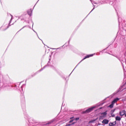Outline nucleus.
Returning a JSON list of instances; mask_svg holds the SVG:
<instances>
[{
  "label": "nucleus",
  "instance_id": "nucleus-5",
  "mask_svg": "<svg viewBox=\"0 0 126 126\" xmlns=\"http://www.w3.org/2000/svg\"><path fill=\"white\" fill-rule=\"evenodd\" d=\"M120 116H124V115H126V111L123 110L122 111H120Z\"/></svg>",
  "mask_w": 126,
  "mask_h": 126
},
{
  "label": "nucleus",
  "instance_id": "nucleus-6",
  "mask_svg": "<svg viewBox=\"0 0 126 126\" xmlns=\"http://www.w3.org/2000/svg\"><path fill=\"white\" fill-rule=\"evenodd\" d=\"M119 100H120V99H119L118 98L114 99V100L112 102V104H115V103L118 102V101H119Z\"/></svg>",
  "mask_w": 126,
  "mask_h": 126
},
{
  "label": "nucleus",
  "instance_id": "nucleus-4",
  "mask_svg": "<svg viewBox=\"0 0 126 126\" xmlns=\"http://www.w3.org/2000/svg\"><path fill=\"white\" fill-rule=\"evenodd\" d=\"M93 56H94V54H91V55H87L85 58H84L83 59V60H85V59H88V58H90L91 57H93Z\"/></svg>",
  "mask_w": 126,
  "mask_h": 126
},
{
  "label": "nucleus",
  "instance_id": "nucleus-8",
  "mask_svg": "<svg viewBox=\"0 0 126 126\" xmlns=\"http://www.w3.org/2000/svg\"><path fill=\"white\" fill-rule=\"evenodd\" d=\"M77 120H78V118H76V119H74L73 120H71L69 121V123L71 124V123L73 122H76V121H77Z\"/></svg>",
  "mask_w": 126,
  "mask_h": 126
},
{
  "label": "nucleus",
  "instance_id": "nucleus-16",
  "mask_svg": "<svg viewBox=\"0 0 126 126\" xmlns=\"http://www.w3.org/2000/svg\"><path fill=\"white\" fill-rule=\"evenodd\" d=\"M125 117H126V113H125Z\"/></svg>",
  "mask_w": 126,
  "mask_h": 126
},
{
  "label": "nucleus",
  "instance_id": "nucleus-11",
  "mask_svg": "<svg viewBox=\"0 0 126 126\" xmlns=\"http://www.w3.org/2000/svg\"><path fill=\"white\" fill-rule=\"evenodd\" d=\"M109 108H113L114 107V104H113V102H112V104L109 106Z\"/></svg>",
  "mask_w": 126,
  "mask_h": 126
},
{
  "label": "nucleus",
  "instance_id": "nucleus-15",
  "mask_svg": "<svg viewBox=\"0 0 126 126\" xmlns=\"http://www.w3.org/2000/svg\"><path fill=\"white\" fill-rule=\"evenodd\" d=\"M29 15H31L32 14V12H31V13H29Z\"/></svg>",
  "mask_w": 126,
  "mask_h": 126
},
{
  "label": "nucleus",
  "instance_id": "nucleus-1",
  "mask_svg": "<svg viewBox=\"0 0 126 126\" xmlns=\"http://www.w3.org/2000/svg\"><path fill=\"white\" fill-rule=\"evenodd\" d=\"M96 108V106H93L87 109L84 113H90V112H92L94 109Z\"/></svg>",
  "mask_w": 126,
  "mask_h": 126
},
{
  "label": "nucleus",
  "instance_id": "nucleus-14",
  "mask_svg": "<svg viewBox=\"0 0 126 126\" xmlns=\"http://www.w3.org/2000/svg\"><path fill=\"white\" fill-rule=\"evenodd\" d=\"M109 126H114V124H113V123H110Z\"/></svg>",
  "mask_w": 126,
  "mask_h": 126
},
{
  "label": "nucleus",
  "instance_id": "nucleus-7",
  "mask_svg": "<svg viewBox=\"0 0 126 126\" xmlns=\"http://www.w3.org/2000/svg\"><path fill=\"white\" fill-rule=\"evenodd\" d=\"M97 118L96 119H94V120H91V121H90V122H89V123L90 124H93V123H94V122H96V121H97Z\"/></svg>",
  "mask_w": 126,
  "mask_h": 126
},
{
  "label": "nucleus",
  "instance_id": "nucleus-10",
  "mask_svg": "<svg viewBox=\"0 0 126 126\" xmlns=\"http://www.w3.org/2000/svg\"><path fill=\"white\" fill-rule=\"evenodd\" d=\"M115 111H116V109L111 110L110 112L111 114H113L115 112Z\"/></svg>",
  "mask_w": 126,
  "mask_h": 126
},
{
  "label": "nucleus",
  "instance_id": "nucleus-3",
  "mask_svg": "<svg viewBox=\"0 0 126 126\" xmlns=\"http://www.w3.org/2000/svg\"><path fill=\"white\" fill-rule=\"evenodd\" d=\"M102 124H104V125H107L108 124H109V120H106V119H104L102 122Z\"/></svg>",
  "mask_w": 126,
  "mask_h": 126
},
{
  "label": "nucleus",
  "instance_id": "nucleus-2",
  "mask_svg": "<svg viewBox=\"0 0 126 126\" xmlns=\"http://www.w3.org/2000/svg\"><path fill=\"white\" fill-rule=\"evenodd\" d=\"M101 116L100 117V119H102V118H105L106 116L107 115V112H104L101 113Z\"/></svg>",
  "mask_w": 126,
  "mask_h": 126
},
{
  "label": "nucleus",
  "instance_id": "nucleus-12",
  "mask_svg": "<svg viewBox=\"0 0 126 126\" xmlns=\"http://www.w3.org/2000/svg\"><path fill=\"white\" fill-rule=\"evenodd\" d=\"M74 123H75V122H74L73 123L71 124H69V125H67V126H71V125H73V124H74Z\"/></svg>",
  "mask_w": 126,
  "mask_h": 126
},
{
  "label": "nucleus",
  "instance_id": "nucleus-9",
  "mask_svg": "<svg viewBox=\"0 0 126 126\" xmlns=\"http://www.w3.org/2000/svg\"><path fill=\"white\" fill-rule=\"evenodd\" d=\"M116 121H121V117L117 116L116 117Z\"/></svg>",
  "mask_w": 126,
  "mask_h": 126
},
{
  "label": "nucleus",
  "instance_id": "nucleus-13",
  "mask_svg": "<svg viewBox=\"0 0 126 126\" xmlns=\"http://www.w3.org/2000/svg\"><path fill=\"white\" fill-rule=\"evenodd\" d=\"M111 117H115V114H113V113H111Z\"/></svg>",
  "mask_w": 126,
  "mask_h": 126
}]
</instances>
